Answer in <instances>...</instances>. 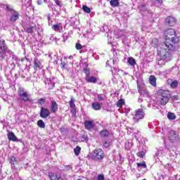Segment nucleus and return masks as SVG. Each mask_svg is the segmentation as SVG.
Here are the masks:
<instances>
[{
  "instance_id": "f03ea898",
  "label": "nucleus",
  "mask_w": 180,
  "mask_h": 180,
  "mask_svg": "<svg viewBox=\"0 0 180 180\" xmlns=\"http://www.w3.org/2000/svg\"><path fill=\"white\" fill-rule=\"evenodd\" d=\"M105 158V152L101 148H97L93 150L92 160L95 161H102Z\"/></svg>"
},
{
  "instance_id": "2f4dec72",
  "label": "nucleus",
  "mask_w": 180,
  "mask_h": 180,
  "mask_svg": "<svg viewBox=\"0 0 180 180\" xmlns=\"http://www.w3.org/2000/svg\"><path fill=\"white\" fill-rule=\"evenodd\" d=\"M170 86H171V88H172V89H175V88H176L178 86V81H176V80L173 81L170 84Z\"/></svg>"
},
{
  "instance_id": "6e6552de",
  "label": "nucleus",
  "mask_w": 180,
  "mask_h": 180,
  "mask_svg": "<svg viewBox=\"0 0 180 180\" xmlns=\"http://www.w3.org/2000/svg\"><path fill=\"white\" fill-rule=\"evenodd\" d=\"M19 16H20L19 12L13 11L10 17V23H15L19 19Z\"/></svg>"
},
{
  "instance_id": "09e8293b",
  "label": "nucleus",
  "mask_w": 180,
  "mask_h": 180,
  "mask_svg": "<svg viewBox=\"0 0 180 180\" xmlns=\"http://www.w3.org/2000/svg\"><path fill=\"white\" fill-rule=\"evenodd\" d=\"M98 101H103V97H102V96L98 95Z\"/></svg>"
},
{
  "instance_id": "58836bf2",
  "label": "nucleus",
  "mask_w": 180,
  "mask_h": 180,
  "mask_svg": "<svg viewBox=\"0 0 180 180\" xmlns=\"http://www.w3.org/2000/svg\"><path fill=\"white\" fill-rule=\"evenodd\" d=\"M53 1L58 6H60V8L61 6H63V4H61V1L60 0H53Z\"/></svg>"
},
{
  "instance_id": "aec40b11",
  "label": "nucleus",
  "mask_w": 180,
  "mask_h": 180,
  "mask_svg": "<svg viewBox=\"0 0 180 180\" xmlns=\"http://www.w3.org/2000/svg\"><path fill=\"white\" fill-rule=\"evenodd\" d=\"M100 136L101 137H109L110 132L108 129H103L100 131Z\"/></svg>"
},
{
  "instance_id": "2eb2a0df",
  "label": "nucleus",
  "mask_w": 180,
  "mask_h": 180,
  "mask_svg": "<svg viewBox=\"0 0 180 180\" xmlns=\"http://www.w3.org/2000/svg\"><path fill=\"white\" fill-rule=\"evenodd\" d=\"M7 136L9 141H18V137L16 136V135H15V133L10 131L8 132Z\"/></svg>"
},
{
  "instance_id": "3c124183",
  "label": "nucleus",
  "mask_w": 180,
  "mask_h": 180,
  "mask_svg": "<svg viewBox=\"0 0 180 180\" xmlns=\"http://www.w3.org/2000/svg\"><path fill=\"white\" fill-rule=\"evenodd\" d=\"M141 8H143V9L146 8V6H144V5H141Z\"/></svg>"
},
{
  "instance_id": "603ef678",
  "label": "nucleus",
  "mask_w": 180,
  "mask_h": 180,
  "mask_svg": "<svg viewBox=\"0 0 180 180\" xmlns=\"http://www.w3.org/2000/svg\"><path fill=\"white\" fill-rule=\"evenodd\" d=\"M169 81H172V79H169L167 80V82H169Z\"/></svg>"
},
{
  "instance_id": "de8ad7c7",
  "label": "nucleus",
  "mask_w": 180,
  "mask_h": 180,
  "mask_svg": "<svg viewBox=\"0 0 180 180\" xmlns=\"http://www.w3.org/2000/svg\"><path fill=\"white\" fill-rule=\"evenodd\" d=\"M37 4L38 5H43V1L42 0H38L37 1Z\"/></svg>"
},
{
  "instance_id": "ddd939ff",
  "label": "nucleus",
  "mask_w": 180,
  "mask_h": 180,
  "mask_svg": "<svg viewBox=\"0 0 180 180\" xmlns=\"http://www.w3.org/2000/svg\"><path fill=\"white\" fill-rule=\"evenodd\" d=\"M33 68L35 71H39V70H41V63L39 59L35 58L34 60V66Z\"/></svg>"
},
{
  "instance_id": "f704fd0d",
  "label": "nucleus",
  "mask_w": 180,
  "mask_h": 180,
  "mask_svg": "<svg viewBox=\"0 0 180 180\" xmlns=\"http://www.w3.org/2000/svg\"><path fill=\"white\" fill-rule=\"evenodd\" d=\"M10 162L13 165H15V164H16V158H15L14 156H11L10 158Z\"/></svg>"
},
{
  "instance_id": "49530a36",
  "label": "nucleus",
  "mask_w": 180,
  "mask_h": 180,
  "mask_svg": "<svg viewBox=\"0 0 180 180\" xmlns=\"http://www.w3.org/2000/svg\"><path fill=\"white\" fill-rule=\"evenodd\" d=\"M171 133H172V134H173V136H174V138L176 137V131L172 130V131H171Z\"/></svg>"
},
{
  "instance_id": "9b49d317",
  "label": "nucleus",
  "mask_w": 180,
  "mask_h": 180,
  "mask_svg": "<svg viewBox=\"0 0 180 180\" xmlns=\"http://www.w3.org/2000/svg\"><path fill=\"white\" fill-rule=\"evenodd\" d=\"M138 91L139 94H140L141 96H145L146 98H148L150 96V92L147 89L139 87Z\"/></svg>"
},
{
  "instance_id": "37998d69",
  "label": "nucleus",
  "mask_w": 180,
  "mask_h": 180,
  "mask_svg": "<svg viewBox=\"0 0 180 180\" xmlns=\"http://www.w3.org/2000/svg\"><path fill=\"white\" fill-rule=\"evenodd\" d=\"M172 101H178L179 99V97L177 95L173 96L172 97Z\"/></svg>"
},
{
  "instance_id": "f257e3e1",
  "label": "nucleus",
  "mask_w": 180,
  "mask_h": 180,
  "mask_svg": "<svg viewBox=\"0 0 180 180\" xmlns=\"http://www.w3.org/2000/svg\"><path fill=\"white\" fill-rule=\"evenodd\" d=\"M165 50L171 53L179 49V37L176 35V31L172 28H168L164 32Z\"/></svg>"
},
{
  "instance_id": "393cba45",
  "label": "nucleus",
  "mask_w": 180,
  "mask_h": 180,
  "mask_svg": "<svg viewBox=\"0 0 180 180\" xmlns=\"http://www.w3.org/2000/svg\"><path fill=\"white\" fill-rule=\"evenodd\" d=\"M37 126L41 129H44V127H46V124H44L43 120H39L37 121Z\"/></svg>"
},
{
  "instance_id": "1a4fd4ad",
  "label": "nucleus",
  "mask_w": 180,
  "mask_h": 180,
  "mask_svg": "<svg viewBox=\"0 0 180 180\" xmlns=\"http://www.w3.org/2000/svg\"><path fill=\"white\" fill-rule=\"evenodd\" d=\"M0 50L1 51L3 54L8 53V46H6V43L4 39H0Z\"/></svg>"
},
{
  "instance_id": "a211bd4d",
  "label": "nucleus",
  "mask_w": 180,
  "mask_h": 180,
  "mask_svg": "<svg viewBox=\"0 0 180 180\" xmlns=\"http://www.w3.org/2000/svg\"><path fill=\"white\" fill-rule=\"evenodd\" d=\"M86 81L88 83H91V84H96L98 82V78L96 77H86Z\"/></svg>"
},
{
  "instance_id": "7ed1b4c3",
  "label": "nucleus",
  "mask_w": 180,
  "mask_h": 180,
  "mask_svg": "<svg viewBox=\"0 0 180 180\" xmlns=\"http://www.w3.org/2000/svg\"><path fill=\"white\" fill-rule=\"evenodd\" d=\"M18 95L20 98H21L22 101L24 102H30L32 101L30 99L31 96L27 91H25L24 89H19L18 91Z\"/></svg>"
},
{
  "instance_id": "c03bdc74",
  "label": "nucleus",
  "mask_w": 180,
  "mask_h": 180,
  "mask_svg": "<svg viewBox=\"0 0 180 180\" xmlns=\"http://www.w3.org/2000/svg\"><path fill=\"white\" fill-rule=\"evenodd\" d=\"M60 65H61V68L64 69V68H65V66L67 65V63H65L64 62L63 63L61 62Z\"/></svg>"
},
{
  "instance_id": "ea45409f",
  "label": "nucleus",
  "mask_w": 180,
  "mask_h": 180,
  "mask_svg": "<svg viewBox=\"0 0 180 180\" xmlns=\"http://www.w3.org/2000/svg\"><path fill=\"white\" fill-rule=\"evenodd\" d=\"M6 8L7 11H8L10 12H13V11H15V10H13V8L12 7H11V6H9L8 4L6 5Z\"/></svg>"
},
{
  "instance_id": "c756f323",
  "label": "nucleus",
  "mask_w": 180,
  "mask_h": 180,
  "mask_svg": "<svg viewBox=\"0 0 180 180\" xmlns=\"http://www.w3.org/2000/svg\"><path fill=\"white\" fill-rule=\"evenodd\" d=\"M136 165L138 168H140V167H142L143 168H147V165L146 164L145 161H142L141 162H137Z\"/></svg>"
},
{
  "instance_id": "a878e982",
  "label": "nucleus",
  "mask_w": 180,
  "mask_h": 180,
  "mask_svg": "<svg viewBox=\"0 0 180 180\" xmlns=\"http://www.w3.org/2000/svg\"><path fill=\"white\" fill-rule=\"evenodd\" d=\"M167 118L169 120H175V119H176V116L175 115V114H174V112H168Z\"/></svg>"
},
{
  "instance_id": "dca6fc26",
  "label": "nucleus",
  "mask_w": 180,
  "mask_h": 180,
  "mask_svg": "<svg viewBox=\"0 0 180 180\" xmlns=\"http://www.w3.org/2000/svg\"><path fill=\"white\" fill-rule=\"evenodd\" d=\"M84 127L86 130H91V129H94V121H85Z\"/></svg>"
},
{
  "instance_id": "4468645a",
  "label": "nucleus",
  "mask_w": 180,
  "mask_h": 180,
  "mask_svg": "<svg viewBox=\"0 0 180 180\" xmlns=\"http://www.w3.org/2000/svg\"><path fill=\"white\" fill-rule=\"evenodd\" d=\"M49 177L50 180H63V178H61V176L57 174H55L54 172H49Z\"/></svg>"
},
{
  "instance_id": "cd10ccee",
  "label": "nucleus",
  "mask_w": 180,
  "mask_h": 180,
  "mask_svg": "<svg viewBox=\"0 0 180 180\" xmlns=\"http://www.w3.org/2000/svg\"><path fill=\"white\" fill-rule=\"evenodd\" d=\"M123 105H124V99L121 98V99L118 100V101L117 103V107L122 108L123 106Z\"/></svg>"
},
{
  "instance_id": "6ab92c4d",
  "label": "nucleus",
  "mask_w": 180,
  "mask_h": 180,
  "mask_svg": "<svg viewBox=\"0 0 180 180\" xmlns=\"http://www.w3.org/2000/svg\"><path fill=\"white\" fill-rule=\"evenodd\" d=\"M85 65H86V67L83 69V71L86 75V78H88V77L91 75V69H89L88 63H86Z\"/></svg>"
},
{
  "instance_id": "c9c22d12",
  "label": "nucleus",
  "mask_w": 180,
  "mask_h": 180,
  "mask_svg": "<svg viewBox=\"0 0 180 180\" xmlns=\"http://www.w3.org/2000/svg\"><path fill=\"white\" fill-rule=\"evenodd\" d=\"M52 29L53 30H54L55 32H58L60 30V25H53L52 26Z\"/></svg>"
},
{
  "instance_id": "bb28decb",
  "label": "nucleus",
  "mask_w": 180,
  "mask_h": 180,
  "mask_svg": "<svg viewBox=\"0 0 180 180\" xmlns=\"http://www.w3.org/2000/svg\"><path fill=\"white\" fill-rule=\"evenodd\" d=\"M82 10L85 13H91V8L88 7V6L83 5Z\"/></svg>"
},
{
  "instance_id": "f3484780",
  "label": "nucleus",
  "mask_w": 180,
  "mask_h": 180,
  "mask_svg": "<svg viewBox=\"0 0 180 180\" xmlns=\"http://www.w3.org/2000/svg\"><path fill=\"white\" fill-rule=\"evenodd\" d=\"M149 83L152 86H157V78L154 75H150L149 77Z\"/></svg>"
},
{
  "instance_id": "7c9ffc66",
  "label": "nucleus",
  "mask_w": 180,
  "mask_h": 180,
  "mask_svg": "<svg viewBox=\"0 0 180 180\" xmlns=\"http://www.w3.org/2000/svg\"><path fill=\"white\" fill-rule=\"evenodd\" d=\"M150 44L152 47H157V46H158V39H153Z\"/></svg>"
},
{
  "instance_id": "412c9836",
  "label": "nucleus",
  "mask_w": 180,
  "mask_h": 180,
  "mask_svg": "<svg viewBox=\"0 0 180 180\" xmlns=\"http://www.w3.org/2000/svg\"><path fill=\"white\" fill-rule=\"evenodd\" d=\"M160 104L162 105V106H165L167 102H169V98L168 97H160Z\"/></svg>"
},
{
  "instance_id": "4c0bfd02",
  "label": "nucleus",
  "mask_w": 180,
  "mask_h": 180,
  "mask_svg": "<svg viewBox=\"0 0 180 180\" xmlns=\"http://www.w3.org/2000/svg\"><path fill=\"white\" fill-rule=\"evenodd\" d=\"M103 147H105V148H109L110 147V143L105 141L103 144Z\"/></svg>"
},
{
  "instance_id": "a19ab883",
  "label": "nucleus",
  "mask_w": 180,
  "mask_h": 180,
  "mask_svg": "<svg viewBox=\"0 0 180 180\" xmlns=\"http://www.w3.org/2000/svg\"><path fill=\"white\" fill-rule=\"evenodd\" d=\"M75 47H76L77 50L82 49V45H81V44H79V43H77Z\"/></svg>"
},
{
  "instance_id": "a18cd8bd",
  "label": "nucleus",
  "mask_w": 180,
  "mask_h": 180,
  "mask_svg": "<svg viewBox=\"0 0 180 180\" xmlns=\"http://www.w3.org/2000/svg\"><path fill=\"white\" fill-rule=\"evenodd\" d=\"M65 168L66 171H70V169H71V165H66Z\"/></svg>"
},
{
  "instance_id": "72a5a7b5",
  "label": "nucleus",
  "mask_w": 180,
  "mask_h": 180,
  "mask_svg": "<svg viewBox=\"0 0 180 180\" xmlns=\"http://www.w3.org/2000/svg\"><path fill=\"white\" fill-rule=\"evenodd\" d=\"M33 29H34V26L28 27L26 29V32L29 33L30 34H32V33H33Z\"/></svg>"
},
{
  "instance_id": "e433bc0d",
  "label": "nucleus",
  "mask_w": 180,
  "mask_h": 180,
  "mask_svg": "<svg viewBox=\"0 0 180 180\" xmlns=\"http://www.w3.org/2000/svg\"><path fill=\"white\" fill-rule=\"evenodd\" d=\"M44 103H46V99L44 98H39L38 100V105H43Z\"/></svg>"
},
{
  "instance_id": "79ce46f5",
  "label": "nucleus",
  "mask_w": 180,
  "mask_h": 180,
  "mask_svg": "<svg viewBox=\"0 0 180 180\" xmlns=\"http://www.w3.org/2000/svg\"><path fill=\"white\" fill-rule=\"evenodd\" d=\"M97 180H105V176L103 174H98Z\"/></svg>"
},
{
  "instance_id": "39448f33",
  "label": "nucleus",
  "mask_w": 180,
  "mask_h": 180,
  "mask_svg": "<svg viewBox=\"0 0 180 180\" xmlns=\"http://www.w3.org/2000/svg\"><path fill=\"white\" fill-rule=\"evenodd\" d=\"M51 115V112L49 108L41 107L39 112V116L41 119H47Z\"/></svg>"
},
{
  "instance_id": "864d4df0",
  "label": "nucleus",
  "mask_w": 180,
  "mask_h": 180,
  "mask_svg": "<svg viewBox=\"0 0 180 180\" xmlns=\"http://www.w3.org/2000/svg\"><path fill=\"white\" fill-rule=\"evenodd\" d=\"M21 2H23V0H21Z\"/></svg>"
},
{
  "instance_id": "f8f14e48",
  "label": "nucleus",
  "mask_w": 180,
  "mask_h": 180,
  "mask_svg": "<svg viewBox=\"0 0 180 180\" xmlns=\"http://www.w3.org/2000/svg\"><path fill=\"white\" fill-rule=\"evenodd\" d=\"M158 94L161 98H171V94L168 90H159Z\"/></svg>"
},
{
  "instance_id": "b1692460",
  "label": "nucleus",
  "mask_w": 180,
  "mask_h": 180,
  "mask_svg": "<svg viewBox=\"0 0 180 180\" xmlns=\"http://www.w3.org/2000/svg\"><path fill=\"white\" fill-rule=\"evenodd\" d=\"M128 63L129 64V65H131V67H134V65H136V64H137L136 63V60L134 59V58L133 57H130L128 58Z\"/></svg>"
},
{
  "instance_id": "5701e85b",
  "label": "nucleus",
  "mask_w": 180,
  "mask_h": 180,
  "mask_svg": "<svg viewBox=\"0 0 180 180\" xmlns=\"http://www.w3.org/2000/svg\"><path fill=\"white\" fill-rule=\"evenodd\" d=\"M110 5H111L112 8H116L120 5V2H119V0H111L110 1Z\"/></svg>"
},
{
  "instance_id": "9d476101",
  "label": "nucleus",
  "mask_w": 180,
  "mask_h": 180,
  "mask_svg": "<svg viewBox=\"0 0 180 180\" xmlns=\"http://www.w3.org/2000/svg\"><path fill=\"white\" fill-rule=\"evenodd\" d=\"M166 25L167 26H175L176 25V20L172 16H169L166 18Z\"/></svg>"
},
{
  "instance_id": "8fccbe9b",
  "label": "nucleus",
  "mask_w": 180,
  "mask_h": 180,
  "mask_svg": "<svg viewBox=\"0 0 180 180\" xmlns=\"http://www.w3.org/2000/svg\"><path fill=\"white\" fill-rule=\"evenodd\" d=\"M157 1L158 2V4H162V0H157Z\"/></svg>"
},
{
  "instance_id": "c85d7f7f",
  "label": "nucleus",
  "mask_w": 180,
  "mask_h": 180,
  "mask_svg": "<svg viewBox=\"0 0 180 180\" xmlns=\"http://www.w3.org/2000/svg\"><path fill=\"white\" fill-rule=\"evenodd\" d=\"M74 153H75V155L78 156L79 155V154H81V147L79 146H76V148L74 149Z\"/></svg>"
},
{
  "instance_id": "4be33fe9",
  "label": "nucleus",
  "mask_w": 180,
  "mask_h": 180,
  "mask_svg": "<svg viewBox=\"0 0 180 180\" xmlns=\"http://www.w3.org/2000/svg\"><path fill=\"white\" fill-rule=\"evenodd\" d=\"M102 105L100 103L94 102L92 103V108L94 110H101Z\"/></svg>"
},
{
  "instance_id": "20e7f679",
  "label": "nucleus",
  "mask_w": 180,
  "mask_h": 180,
  "mask_svg": "<svg viewBox=\"0 0 180 180\" xmlns=\"http://www.w3.org/2000/svg\"><path fill=\"white\" fill-rule=\"evenodd\" d=\"M144 119V111L141 108L136 110L134 117H133L134 123H139L140 120Z\"/></svg>"
},
{
  "instance_id": "473e14b6",
  "label": "nucleus",
  "mask_w": 180,
  "mask_h": 180,
  "mask_svg": "<svg viewBox=\"0 0 180 180\" xmlns=\"http://www.w3.org/2000/svg\"><path fill=\"white\" fill-rule=\"evenodd\" d=\"M136 155L139 157V158H143V157H146V152L141 150L136 153Z\"/></svg>"
},
{
  "instance_id": "0eeeda50",
  "label": "nucleus",
  "mask_w": 180,
  "mask_h": 180,
  "mask_svg": "<svg viewBox=\"0 0 180 180\" xmlns=\"http://www.w3.org/2000/svg\"><path fill=\"white\" fill-rule=\"evenodd\" d=\"M49 110L51 113H57V112H58V103H57L56 100H53L51 101Z\"/></svg>"
},
{
  "instance_id": "423d86ee",
  "label": "nucleus",
  "mask_w": 180,
  "mask_h": 180,
  "mask_svg": "<svg viewBox=\"0 0 180 180\" xmlns=\"http://www.w3.org/2000/svg\"><path fill=\"white\" fill-rule=\"evenodd\" d=\"M75 98H74V97H72L70 98V101H69V105L70 106V112L72 113V115H73V116H75V115H77V107L75 105Z\"/></svg>"
}]
</instances>
